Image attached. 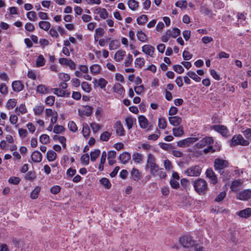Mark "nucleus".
Listing matches in <instances>:
<instances>
[{"label": "nucleus", "mask_w": 251, "mask_h": 251, "mask_svg": "<svg viewBox=\"0 0 251 251\" xmlns=\"http://www.w3.org/2000/svg\"><path fill=\"white\" fill-rule=\"evenodd\" d=\"M145 59L142 57L137 58L134 61L135 66L136 67L141 68L145 64Z\"/></svg>", "instance_id": "473e14b6"}, {"label": "nucleus", "mask_w": 251, "mask_h": 251, "mask_svg": "<svg viewBox=\"0 0 251 251\" xmlns=\"http://www.w3.org/2000/svg\"><path fill=\"white\" fill-rule=\"evenodd\" d=\"M90 126L94 133L97 132L101 128V126L96 123H92L90 124Z\"/></svg>", "instance_id": "6e6d98bb"}, {"label": "nucleus", "mask_w": 251, "mask_h": 251, "mask_svg": "<svg viewBox=\"0 0 251 251\" xmlns=\"http://www.w3.org/2000/svg\"><path fill=\"white\" fill-rule=\"evenodd\" d=\"M245 137L248 140H251V129L248 128L243 131Z\"/></svg>", "instance_id": "774afa93"}, {"label": "nucleus", "mask_w": 251, "mask_h": 251, "mask_svg": "<svg viewBox=\"0 0 251 251\" xmlns=\"http://www.w3.org/2000/svg\"><path fill=\"white\" fill-rule=\"evenodd\" d=\"M187 75L190 78L196 81V82H200L201 81V77H199L195 72L189 71L187 73Z\"/></svg>", "instance_id": "a19ab883"}, {"label": "nucleus", "mask_w": 251, "mask_h": 251, "mask_svg": "<svg viewBox=\"0 0 251 251\" xmlns=\"http://www.w3.org/2000/svg\"><path fill=\"white\" fill-rule=\"evenodd\" d=\"M195 190L200 195L206 193L208 189L207 182L202 178H198L193 182Z\"/></svg>", "instance_id": "f03ea898"}, {"label": "nucleus", "mask_w": 251, "mask_h": 251, "mask_svg": "<svg viewBox=\"0 0 251 251\" xmlns=\"http://www.w3.org/2000/svg\"><path fill=\"white\" fill-rule=\"evenodd\" d=\"M221 147L217 142H199L194 147V150L203 149L205 153H213L220 150Z\"/></svg>", "instance_id": "f257e3e1"}, {"label": "nucleus", "mask_w": 251, "mask_h": 251, "mask_svg": "<svg viewBox=\"0 0 251 251\" xmlns=\"http://www.w3.org/2000/svg\"><path fill=\"white\" fill-rule=\"evenodd\" d=\"M237 215L243 218H248L251 216V208H247L237 212Z\"/></svg>", "instance_id": "dca6fc26"}, {"label": "nucleus", "mask_w": 251, "mask_h": 251, "mask_svg": "<svg viewBox=\"0 0 251 251\" xmlns=\"http://www.w3.org/2000/svg\"><path fill=\"white\" fill-rule=\"evenodd\" d=\"M39 26L43 30H48L50 27V24L48 21H41L39 23Z\"/></svg>", "instance_id": "2f4dec72"}, {"label": "nucleus", "mask_w": 251, "mask_h": 251, "mask_svg": "<svg viewBox=\"0 0 251 251\" xmlns=\"http://www.w3.org/2000/svg\"><path fill=\"white\" fill-rule=\"evenodd\" d=\"M90 72L93 75H97L100 74L101 67L98 64H94L90 68Z\"/></svg>", "instance_id": "a878e982"}, {"label": "nucleus", "mask_w": 251, "mask_h": 251, "mask_svg": "<svg viewBox=\"0 0 251 251\" xmlns=\"http://www.w3.org/2000/svg\"><path fill=\"white\" fill-rule=\"evenodd\" d=\"M126 51L122 50H118L115 54L114 59L116 61H121L126 55Z\"/></svg>", "instance_id": "f3484780"}, {"label": "nucleus", "mask_w": 251, "mask_h": 251, "mask_svg": "<svg viewBox=\"0 0 251 251\" xmlns=\"http://www.w3.org/2000/svg\"><path fill=\"white\" fill-rule=\"evenodd\" d=\"M111 134L108 131H105L100 135V139L102 141H107L109 140Z\"/></svg>", "instance_id": "8fccbe9b"}, {"label": "nucleus", "mask_w": 251, "mask_h": 251, "mask_svg": "<svg viewBox=\"0 0 251 251\" xmlns=\"http://www.w3.org/2000/svg\"><path fill=\"white\" fill-rule=\"evenodd\" d=\"M36 91L40 94H46L48 92V88L43 84L39 85L36 88Z\"/></svg>", "instance_id": "f704fd0d"}, {"label": "nucleus", "mask_w": 251, "mask_h": 251, "mask_svg": "<svg viewBox=\"0 0 251 251\" xmlns=\"http://www.w3.org/2000/svg\"><path fill=\"white\" fill-rule=\"evenodd\" d=\"M140 126L142 128L150 129V124L147 119L144 116H140L138 117Z\"/></svg>", "instance_id": "ddd939ff"}, {"label": "nucleus", "mask_w": 251, "mask_h": 251, "mask_svg": "<svg viewBox=\"0 0 251 251\" xmlns=\"http://www.w3.org/2000/svg\"><path fill=\"white\" fill-rule=\"evenodd\" d=\"M31 159L35 162H40L42 160V154L39 151H35L31 154Z\"/></svg>", "instance_id": "b1692460"}, {"label": "nucleus", "mask_w": 251, "mask_h": 251, "mask_svg": "<svg viewBox=\"0 0 251 251\" xmlns=\"http://www.w3.org/2000/svg\"><path fill=\"white\" fill-rule=\"evenodd\" d=\"M143 159L142 154L138 152H135L132 155V160L137 163H140Z\"/></svg>", "instance_id": "7c9ffc66"}, {"label": "nucleus", "mask_w": 251, "mask_h": 251, "mask_svg": "<svg viewBox=\"0 0 251 251\" xmlns=\"http://www.w3.org/2000/svg\"><path fill=\"white\" fill-rule=\"evenodd\" d=\"M136 35L138 39L142 42H145L148 40L146 35L142 31H138Z\"/></svg>", "instance_id": "72a5a7b5"}, {"label": "nucleus", "mask_w": 251, "mask_h": 251, "mask_svg": "<svg viewBox=\"0 0 251 251\" xmlns=\"http://www.w3.org/2000/svg\"><path fill=\"white\" fill-rule=\"evenodd\" d=\"M201 172V168L199 165L192 166L184 172V174L189 176H199Z\"/></svg>", "instance_id": "39448f33"}, {"label": "nucleus", "mask_w": 251, "mask_h": 251, "mask_svg": "<svg viewBox=\"0 0 251 251\" xmlns=\"http://www.w3.org/2000/svg\"><path fill=\"white\" fill-rule=\"evenodd\" d=\"M115 128L116 129V132L118 135L120 136L124 135L125 130L121 122H117L116 123Z\"/></svg>", "instance_id": "393cba45"}, {"label": "nucleus", "mask_w": 251, "mask_h": 251, "mask_svg": "<svg viewBox=\"0 0 251 251\" xmlns=\"http://www.w3.org/2000/svg\"><path fill=\"white\" fill-rule=\"evenodd\" d=\"M100 183L107 189H109L111 186V184L109 179L106 178H102L100 180Z\"/></svg>", "instance_id": "79ce46f5"}, {"label": "nucleus", "mask_w": 251, "mask_h": 251, "mask_svg": "<svg viewBox=\"0 0 251 251\" xmlns=\"http://www.w3.org/2000/svg\"><path fill=\"white\" fill-rule=\"evenodd\" d=\"M44 109V106L43 105H36L34 108L33 111L35 115H40L43 112Z\"/></svg>", "instance_id": "c9c22d12"}, {"label": "nucleus", "mask_w": 251, "mask_h": 251, "mask_svg": "<svg viewBox=\"0 0 251 251\" xmlns=\"http://www.w3.org/2000/svg\"><path fill=\"white\" fill-rule=\"evenodd\" d=\"M146 167L150 169V172L153 176H157L158 172L160 170L159 166L155 163V159L151 154H149L148 156L147 164Z\"/></svg>", "instance_id": "7ed1b4c3"}, {"label": "nucleus", "mask_w": 251, "mask_h": 251, "mask_svg": "<svg viewBox=\"0 0 251 251\" xmlns=\"http://www.w3.org/2000/svg\"><path fill=\"white\" fill-rule=\"evenodd\" d=\"M81 88L85 92L89 93L91 90V88L90 85H89L87 82H82L81 84Z\"/></svg>", "instance_id": "4d7b16f0"}, {"label": "nucleus", "mask_w": 251, "mask_h": 251, "mask_svg": "<svg viewBox=\"0 0 251 251\" xmlns=\"http://www.w3.org/2000/svg\"><path fill=\"white\" fill-rule=\"evenodd\" d=\"M228 166V162L225 160L217 158L214 161L215 169L222 174L224 173V169Z\"/></svg>", "instance_id": "20e7f679"}, {"label": "nucleus", "mask_w": 251, "mask_h": 251, "mask_svg": "<svg viewBox=\"0 0 251 251\" xmlns=\"http://www.w3.org/2000/svg\"><path fill=\"white\" fill-rule=\"evenodd\" d=\"M47 157L49 161H53L56 158V153L52 151H49L47 152Z\"/></svg>", "instance_id": "e433bc0d"}, {"label": "nucleus", "mask_w": 251, "mask_h": 251, "mask_svg": "<svg viewBox=\"0 0 251 251\" xmlns=\"http://www.w3.org/2000/svg\"><path fill=\"white\" fill-rule=\"evenodd\" d=\"M206 176L210 179L211 183L215 184L217 182V176L211 169L206 170Z\"/></svg>", "instance_id": "f8f14e48"}, {"label": "nucleus", "mask_w": 251, "mask_h": 251, "mask_svg": "<svg viewBox=\"0 0 251 251\" xmlns=\"http://www.w3.org/2000/svg\"><path fill=\"white\" fill-rule=\"evenodd\" d=\"M15 112L18 115L26 113L27 110L25 105L21 104L19 107L16 108Z\"/></svg>", "instance_id": "c85d7f7f"}, {"label": "nucleus", "mask_w": 251, "mask_h": 251, "mask_svg": "<svg viewBox=\"0 0 251 251\" xmlns=\"http://www.w3.org/2000/svg\"><path fill=\"white\" fill-rule=\"evenodd\" d=\"M41 188L39 186L36 187L31 192L30 197L32 199H36L38 198L39 193L40 191Z\"/></svg>", "instance_id": "ea45409f"}, {"label": "nucleus", "mask_w": 251, "mask_h": 251, "mask_svg": "<svg viewBox=\"0 0 251 251\" xmlns=\"http://www.w3.org/2000/svg\"><path fill=\"white\" fill-rule=\"evenodd\" d=\"M133 60L132 56L130 54H128L126 59V60L124 64L126 67L129 66L132 63Z\"/></svg>", "instance_id": "0e129e2a"}, {"label": "nucleus", "mask_w": 251, "mask_h": 251, "mask_svg": "<svg viewBox=\"0 0 251 251\" xmlns=\"http://www.w3.org/2000/svg\"><path fill=\"white\" fill-rule=\"evenodd\" d=\"M46 103L49 105H52L55 101V97L54 96H50L48 97L46 100Z\"/></svg>", "instance_id": "680f3d73"}, {"label": "nucleus", "mask_w": 251, "mask_h": 251, "mask_svg": "<svg viewBox=\"0 0 251 251\" xmlns=\"http://www.w3.org/2000/svg\"><path fill=\"white\" fill-rule=\"evenodd\" d=\"M83 136L85 137L89 136L90 131L89 126L87 125H83L82 130Z\"/></svg>", "instance_id": "bf43d9fd"}, {"label": "nucleus", "mask_w": 251, "mask_h": 251, "mask_svg": "<svg viewBox=\"0 0 251 251\" xmlns=\"http://www.w3.org/2000/svg\"><path fill=\"white\" fill-rule=\"evenodd\" d=\"M130 154L128 152H124L119 156L121 162L123 164H126L130 159Z\"/></svg>", "instance_id": "5701e85b"}, {"label": "nucleus", "mask_w": 251, "mask_h": 251, "mask_svg": "<svg viewBox=\"0 0 251 251\" xmlns=\"http://www.w3.org/2000/svg\"><path fill=\"white\" fill-rule=\"evenodd\" d=\"M13 90L15 92H20L23 89L24 85L20 81H15L12 84Z\"/></svg>", "instance_id": "6ab92c4d"}, {"label": "nucleus", "mask_w": 251, "mask_h": 251, "mask_svg": "<svg viewBox=\"0 0 251 251\" xmlns=\"http://www.w3.org/2000/svg\"><path fill=\"white\" fill-rule=\"evenodd\" d=\"M81 162L82 164L88 165L89 162V155L88 154H84L82 155L80 158Z\"/></svg>", "instance_id": "3c124183"}, {"label": "nucleus", "mask_w": 251, "mask_h": 251, "mask_svg": "<svg viewBox=\"0 0 251 251\" xmlns=\"http://www.w3.org/2000/svg\"><path fill=\"white\" fill-rule=\"evenodd\" d=\"M179 242L181 245L185 248H189L194 245V241L192 239V237L188 235L180 238Z\"/></svg>", "instance_id": "0eeeda50"}, {"label": "nucleus", "mask_w": 251, "mask_h": 251, "mask_svg": "<svg viewBox=\"0 0 251 251\" xmlns=\"http://www.w3.org/2000/svg\"><path fill=\"white\" fill-rule=\"evenodd\" d=\"M120 46V43L118 40H111L109 45V49L114 50L119 48Z\"/></svg>", "instance_id": "bb28decb"}, {"label": "nucleus", "mask_w": 251, "mask_h": 251, "mask_svg": "<svg viewBox=\"0 0 251 251\" xmlns=\"http://www.w3.org/2000/svg\"><path fill=\"white\" fill-rule=\"evenodd\" d=\"M59 78L64 82L68 81L70 79V75L65 73H61L58 75Z\"/></svg>", "instance_id": "a18cd8bd"}, {"label": "nucleus", "mask_w": 251, "mask_h": 251, "mask_svg": "<svg viewBox=\"0 0 251 251\" xmlns=\"http://www.w3.org/2000/svg\"><path fill=\"white\" fill-rule=\"evenodd\" d=\"M92 113V107L89 105L83 106L78 109V114L81 117L89 116Z\"/></svg>", "instance_id": "1a4fd4ad"}, {"label": "nucleus", "mask_w": 251, "mask_h": 251, "mask_svg": "<svg viewBox=\"0 0 251 251\" xmlns=\"http://www.w3.org/2000/svg\"><path fill=\"white\" fill-rule=\"evenodd\" d=\"M45 59L43 55H40L37 58L36 64L37 67H42L45 65Z\"/></svg>", "instance_id": "c03bdc74"}, {"label": "nucleus", "mask_w": 251, "mask_h": 251, "mask_svg": "<svg viewBox=\"0 0 251 251\" xmlns=\"http://www.w3.org/2000/svg\"><path fill=\"white\" fill-rule=\"evenodd\" d=\"M158 125L160 128H165L167 126V122L166 120L163 118H159Z\"/></svg>", "instance_id": "de8ad7c7"}, {"label": "nucleus", "mask_w": 251, "mask_h": 251, "mask_svg": "<svg viewBox=\"0 0 251 251\" xmlns=\"http://www.w3.org/2000/svg\"><path fill=\"white\" fill-rule=\"evenodd\" d=\"M180 33V30L176 27L173 28L172 30H170V34L171 37L176 38Z\"/></svg>", "instance_id": "49530a36"}, {"label": "nucleus", "mask_w": 251, "mask_h": 251, "mask_svg": "<svg viewBox=\"0 0 251 251\" xmlns=\"http://www.w3.org/2000/svg\"><path fill=\"white\" fill-rule=\"evenodd\" d=\"M226 196V192L225 191L220 193L215 199V201L217 202L222 201Z\"/></svg>", "instance_id": "13d9d810"}, {"label": "nucleus", "mask_w": 251, "mask_h": 251, "mask_svg": "<svg viewBox=\"0 0 251 251\" xmlns=\"http://www.w3.org/2000/svg\"><path fill=\"white\" fill-rule=\"evenodd\" d=\"M173 134L175 136H180L183 133L182 128L180 127L173 128Z\"/></svg>", "instance_id": "603ef678"}, {"label": "nucleus", "mask_w": 251, "mask_h": 251, "mask_svg": "<svg viewBox=\"0 0 251 251\" xmlns=\"http://www.w3.org/2000/svg\"><path fill=\"white\" fill-rule=\"evenodd\" d=\"M175 5L180 8H186L188 5V3L186 0H179L176 2Z\"/></svg>", "instance_id": "09e8293b"}, {"label": "nucleus", "mask_w": 251, "mask_h": 251, "mask_svg": "<svg viewBox=\"0 0 251 251\" xmlns=\"http://www.w3.org/2000/svg\"><path fill=\"white\" fill-rule=\"evenodd\" d=\"M17 104V100L16 99H10L7 102L6 107L7 109H10L15 107Z\"/></svg>", "instance_id": "37998d69"}, {"label": "nucleus", "mask_w": 251, "mask_h": 251, "mask_svg": "<svg viewBox=\"0 0 251 251\" xmlns=\"http://www.w3.org/2000/svg\"><path fill=\"white\" fill-rule=\"evenodd\" d=\"M52 90L53 93L59 97H67L70 95V93L67 92L66 91L62 90L60 88H54L52 89Z\"/></svg>", "instance_id": "412c9836"}, {"label": "nucleus", "mask_w": 251, "mask_h": 251, "mask_svg": "<svg viewBox=\"0 0 251 251\" xmlns=\"http://www.w3.org/2000/svg\"><path fill=\"white\" fill-rule=\"evenodd\" d=\"M236 198L237 199L240 201H248L249 199H251V190L245 189L243 191H239L237 193Z\"/></svg>", "instance_id": "423d86ee"}, {"label": "nucleus", "mask_w": 251, "mask_h": 251, "mask_svg": "<svg viewBox=\"0 0 251 251\" xmlns=\"http://www.w3.org/2000/svg\"><path fill=\"white\" fill-rule=\"evenodd\" d=\"M27 18L31 21H35L37 19V15L35 11H29L26 13Z\"/></svg>", "instance_id": "58836bf2"}, {"label": "nucleus", "mask_w": 251, "mask_h": 251, "mask_svg": "<svg viewBox=\"0 0 251 251\" xmlns=\"http://www.w3.org/2000/svg\"><path fill=\"white\" fill-rule=\"evenodd\" d=\"M159 147L162 149L168 151H172L173 150L175 149V146L171 144L166 143L164 142H160L159 144Z\"/></svg>", "instance_id": "aec40b11"}, {"label": "nucleus", "mask_w": 251, "mask_h": 251, "mask_svg": "<svg viewBox=\"0 0 251 251\" xmlns=\"http://www.w3.org/2000/svg\"><path fill=\"white\" fill-rule=\"evenodd\" d=\"M94 84H98V86L101 89H104L108 83V82L103 78H100L99 79H94L93 81Z\"/></svg>", "instance_id": "a211bd4d"}, {"label": "nucleus", "mask_w": 251, "mask_h": 251, "mask_svg": "<svg viewBox=\"0 0 251 251\" xmlns=\"http://www.w3.org/2000/svg\"><path fill=\"white\" fill-rule=\"evenodd\" d=\"M170 123L174 126H178L181 122V118L178 116L170 117L169 118Z\"/></svg>", "instance_id": "4be33fe9"}, {"label": "nucleus", "mask_w": 251, "mask_h": 251, "mask_svg": "<svg viewBox=\"0 0 251 251\" xmlns=\"http://www.w3.org/2000/svg\"><path fill=\"white\" fill-rule=\"evenodd\" d=\"M129 8L132 10H136L139 6L138 2L135 0H129L127 2Z\"/></svg>", "instance_id": "c756f323"}, {"label": "nucleus", "mask_w": 251, "mask_h": 251, "mask_svg": "<svg viewBox=\"0 0 251 251\" xmlns=\"http://www.w3.org/2000/svg\"><path fill=\"white\" fill-rule=\"evenodd\" d=\"M113 89L115 93L121 96H123L125 92L124 87L119 83L115 84L113 87Z\"/></svg>", "instance_id": "2eb2a0df"}, {"label": "nucleus", "mask_w": 251, "mask_h": 251, "mask_svg": "<svg viewBox=\"0 0 251 251\" xmlns=\"http://www.w3.org/2000/svg\"><path fill=\"white\" fill-rule=\"evenodd\" d=\"M126 123L128 129H131L136 122V119L131 116L127 117L125 119Z\"/></svg>", "instance_id": "cd10ccee"}, {"label": "nucleus", "mask_w": 251, "mask_h": 251, "mask_svg": "<svg viewBox=\"0 0 251 251\" xmlns=\"http://www.w3.org/2000/svg\"><path fill=\"white\" fill-rule=\"evenodd\" d=\"M131 177L132 180L135 181H138L141 178L142 176L139 170L136 168H133L131 171Z\"/></svg>", "instance_id": "4468645a"}, {"label": "nucleus", "mask_w": 251, "mask_h": 251, "mask_svg": "<svg viewBox=\"0 0 251 251\" xmlns=\"http://www.w3.org/2000/svg\"><path fill=\"white\" fill-rule=\"evenodd\" d=\"M155 48L151 45H145L142 47V51L146 54L152 57Z\"/></svg>", "instance_id": "9b49d317"}, {"label": "nucleus", "mask_w": 251, "mask_h": 251, "mask_svg": "<svg viewBox=\"0 0 251 251\" xmlns=\"http://www.w3.org/2000/svg\"><path fill=\"white\" fill-rule=\"evenodd\" d=\"M0 92L3 95H6L8 93V89L4 83L0 85Z\"/></svg>", "instance_id": "338daca9"}, {"label": "nucleus", "mask_w": 251, "mask_h": 251, "mask_svg": "<svg viewBox=\"0 0 251 251\" xmlns=\"http://www.w3.org/2000/svg\"><path fill=\"white\" fill-rule=\"evenodd\" d=\"M100 154V151L99 150H95L90 153L91 160L92 161L96 160V158L99 156Z\"/></svg>", "instance_id": "5fc2aeb1"}, {"label": "nucleus", "mask_w": 251, "mask_h": 251, "mask_svg": "<svg viewBox=\"0 0 251 251\" xmlns=\"http://www.w3.org/2000/svg\"><path fill=\"white\" fill-rule=\"evenodd\" d=\"M148 21V17L146 15H142L137 19V23L138 25H142Z\"/></svg>", "instance_id": "4c0bfd02"}, {"label": "nucleus", "mask_w": 251, "mask_h": 251, "mask_svg": "<svg viewBox=\"0 0 251 251\" xmlns=\"http://www.w3.org/2000/svg\"><path fill=\"white\" fill-rule=\"evenodd\" d=\"M99 13L100 17L102 19H106L108 16V14L105 8H100Z\"/></svg>", "instance_id": "052dcab7"}, {"label": "nucleus", "mask_w": 251, "mask_h": 251, "mask_svg": "<svg viewBox=\"0 0 251 251\" xmlns=\"http://www.w3.org/2000/svg\"><path fill=\"white\" fill-rule=\"evenodd\" d=\"M20 178L19 177L12 176L8 179V182L10 184L17 185L20 181Z\"/></svg>", "instance_id": "864d4df0"}, {"label": "nucleus", "mask_w": 251, "mask_h": 251, "mask_svg": "<svg viewBox=\"0 0 251 251\" xmlns=\"http://www.w3.org/2000/svg\"><path fill=\"white\" fill-rule=\"evenodd\" d=\"M243 181L241 179H237L233 181L230 185V189L233 192H237L243 188Z\"/></svg>", "instance_id": "6e6552de"}, {"label": "nucleus", "mask_w": 251, "mask_h": 251, "mask_svg": "<svg viewBox=\"0 0 251 251\" xmlns=\"http://www.w3.org/2000/svg\"><path fill=\"white\" fill-rule=\"evenodd\" d=\"M68 126L69 129L73 132H75L77 129L76 124L73 121L69 122Z\"/></svg>", "instance_id": "e2e57ef3"}, {"label": "nucleus", "mask_w": 251, "mask_h": 251, "mask_svg": "<svg viewBox=\"0 0 251 251\" xmlns=\"http://www.w3.org/2000/svg\"><path fill=\"white\" fill-rule=\"evenodd\" d=\"M212 128L223 136H227L228 135V131L226 126L223 125H215L213 126Z\"/></svg>", "instance_id": "9d476101"}, {"label": "nucleus", "mask_w": 251, "mask_h": 251, "mask_svg": "<svg viewBox=\"0 0 251 251\" xmlns=\"http://www.w3.org/2000/svg\"><path fill=\"white\" fill-rule=\"evenodd\" d=\"M174 70L178 74H181L184 71V69L183 67L179 65H175L173 66Z\"/></svg>", "instance_id": "69168bd1"}]
</instances>
